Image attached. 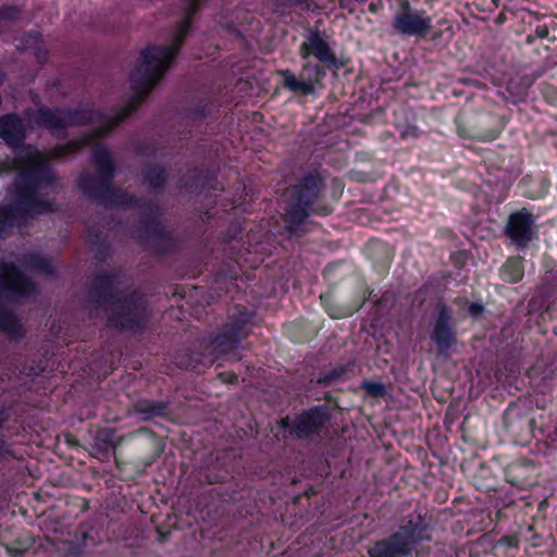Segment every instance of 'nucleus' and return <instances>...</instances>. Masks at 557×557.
<instances>
[{
    "mask_svg": "<svg viewBox=\"0 0 557 557\" xmlns=\"http://www.w3.org/2000/svg\"><path fill=\"white\" fill-rule=\"evenodd\" d=\"M198 10L199 0H187L184 21L172 42L166 46H149L141 51L136 69L131 74V86L134 96L129 103L122 108L117 114L104 115L87 107H78L75 110L40 108L36 111L29 110L26 112V119L30 125L47 128L58 137L62 136L70 126L87 123L96 126L92 132L79 140L59 145L48 152H42L47 156V162L73 153L107 135L136 109L170 67L189 32L193 15Z\"/></svg>",
    "mask_w": 557,
    "mask_h": 557,
    "instance_id": "nucleus-1",
    "label": "nucleus"
},
{
    "mask_svg": "<svg viewBox=\"0 0 557 557\" xmlns=\"http://www.w3.org/2000/svg\"><path fill=\"white\" fill-rule=\"evenodd\" d=\"M198 10L199 0H187L184 21L172 42L166 46H149L141 51L136 69L131 74V86L134 96L129 103L122 108L117 114L104 115L87 107H78L75 110L40 108L36 111L29 110L26 112V119L30 125L47 128L58 137L62 136L70 126L87 123L96 126L92 132L79 140L59 145L48 152H42L47 156V162L73 153L107 135L136 109L170 67L189 32L193 15Z\"/></svg>",
    "mask_w": 557,
    "mask_h": 557,
    "instance_id": "nucleus-2",
    "label": "nucleus"
},
{
    "mask_svg": "<svg viewBox=\"0 0 557 557\" xmlns=\"http://www.w3.org/2000/svg\"><path fill=\"white\" fill-rule=\"evenodd\" d=\"M0 137L14 148L13 169L18 172L15 180L17 203L26 211L51 209L47 197L55 187L54 175L47 164V156L32 146H22L25 126L15 114L0 117Z\"/></svg>",
    "mask_w": 557,
    "mask_h": 557,
    "instance_id": "nucleus-3",
    "label": "nucleus"
},
{
    "mask_svg": "<svg viewBox=\"0 0 557 557\" xmlns=\"http://www.w3.org/2000/svg\"><path fill=\"white\" fill-rule=\"evenodd\" d=\"M92 163L97 175L82 174L78 181L82 191L107 208L140 209L146 215V219L140 222L138 237L141 239H158L165 236V230L158 220L159 209L157 206L143 203L128 194L112 188L115 168L111 152L107 147L95 146Z\"/></svg>",
    "mask_w": 557,
    "mask_h": 557,
    "instance_id": "nucleus-4",
    "label": "nucleus"
},
{
    "mask_svg": "<svg viewBox=\"0 0 557 557\" xmlns=\"http://www.w3.org/2000/svg\"><path fill=\"white\" fill-rule=\"evenodd\" d=\"M121 276L116 273L98 275L91 285L89 297L90 314L98 315L103 309L109 325L123 330H139L148 321L146 300L136 294L123 295L120 290Z\"/></svg>",
    "mask_w": 557,
    "mask_h": 557,
    "instance_id": "nucleus-5",
    "label": "nucleus"
},
{
    "mask_svg": "<svg viewBox=\"0 0 557 557\" xmlns=\"http://www.w3.org/2000/svg\"><path fill=\"white\" fill-rule=\"evenodd\" d=\"M323 181L317 173L305 175L296 185L286 190L284 221L290 231H297L305 220L312 215H326L330 210L320 203Z\"/></svg>",
    "mask_w": 557,
    "mask_h": 557,
    "instance_id": "nucleus-6",
    "label": "nucleus"
},
{
    "mask_svg": "<svg viewBox=\"0 0 557 557\" xmlns=\"http://www.w3.org/2000/svg\"><path fill=\"white\" fill-rule=\"evenodd\" d=\"M35 290V284L13 263L0 264V331L7 336L18 338L23 336L24 330L21 321L5 307V304L28 297Z\"/></svg>",
    "mask_w": 557,
    "mask_h": 557,
    "instance_id": "nucleus-7",
    "label": "nucleus"
},
{
    "mask_svg": "<svg viewBox=\"0 0 557 557\" xmlns=\"http://www.w3.org/2000/svg\"><path fill=\"white\" fill-rule=\"evenodd\" d=\"M431 539L426 522L418 516L400 525L391 536L375 542L368 554L370 557H408L417 545Z\"/></svg>",
    "mask_w": 557,
    "mask_h": 557,
    "instance_id": "nucleus-8",
    "label": "nucleus"
},
{
    "mask_svg": "<svg viewBox=\"0 0 557 557\" xmlns=\"http://www.w3.org/2000/svg\"><path fill=\"white\" fill-rule=\"evenodd\" d=\"M251 329V312L236 306L228 313L227 321L207 347L214 359L234 354L240 342L248 336Z\"/></svg>",
    "mask_w": 557,
    "mask_h": 557,
    "instance_id": "nucleus-9",
    "label": "nucleus"
},
{
    "mask_svg": "<svg viewBox=\"0 0 557 557\" xmlns=\"http://www.w3.org/2000/svg\"><path fill=\"white\" fill-rule=\"evenodd\" d=\"M298 52L302 60L313 58L327 69L339 67L336 52L331 44V36L325 30L309 28Z\"/></svg>",
    "mask_w": 557,
    "mask_h": 557,
    "instance_id": "nucleus-10",
    "label": "nucleus"
},
{
    "mask_svg": "<svg viewBox=\"0 0 557 557\" xmlns=\"http://www.w3.org/2000/svg\"><path fill=\"white\" fill-rule=\"evenodd\" d=\"M305 61L298 75L290 70H280L278 75L283 78L282 85L285 89L308 96L315 92V84L321 82L326 72L321 63H313L309 59Z\"/></svg>",
    "mask_w": 557,
    "mask_h": 557,
    "instance_id": "nucleus-11",
    "label": "nucleus"
},
{
    "mask_svg": "<svg viewBox=\"0 0 557 557\" xmlns=\"http://www.w3.org/2000/svg\"><path fill=\"white\" fill-rule=\"evenodd\" d=\"M392 27L399 35L425 37L432 27V20L424 10H414L408 0H403Z\"/></svg>",
    "mask_w": 557,
    "mask_h": 557,
    "instance_id": "nucleus-12",
    "label": "nucleus"
},
{
    "mask_svg": "<svg viewBox=\"0 0 557 557\" xmlns=\"http://www.w3.org/2000/svg\"><path fill=\"white\" fill-rule=\"evenodd\" d=\"M431 339L434 342L440 352H447L457 343V336L454 330L453 310L443 302H438L436 306V317L433 321Z\"/></svg>",
    "mask_w": 557,
    "mask_h": 557,
    "instance_id": "nucleus-13",
    "label": "nucleus"
},
{
    "mask_svg": "<svg viewBox=\"0 0 557 557\" xmlns=\"http://www.w3.org/2000/svg\"><path fill=\"white\" fill-rule=\"evenodd\" d=\"M330 414L326 407L318 406L299 414L292 423L290 432L297 438H307L318 435L325 423L329 421Z\"/></svg>",
    "mask_w": 557,
    "mask_h": 557,
    "instance_id": "nucleus-14",
    "label": "nucleus"
},
{
    "mask_svg": "<svg viewBox=\"0 0 557 557\" xmlns=\"http://www.w3.org/2000/svg\"><path fill=\"white\" fill-rule=\"evenodd\" d=\"M533 222V215L525 209L512 213L509 216L506 226V234L517 244V246L524 247L532 239Z\"/></svg>",
    "mask_w": 557,
    "mask_h": 557,
    "instance_id": "nucleus-15",
    "label": "nucleus"
},
{
    "mask_svg": "<svg viewBox=\"0 0 557 557\" xmlns=\"http://www.w3.org/2000/svg\"><path fill=\"white\" fill-rule=\"evenodd\" d=\"M16 198L17 188L16 185H14L11 206L0 209V232H3L8 227L12 226L18 219L50 212L54 209V203L52 202L51 209H42L41 211H26L21 206H18Z\"/></svg>",
    "mask_w": 557,
    "mask_h": 557,
    "instance_id": "nucleus-16",
    "label": "nucleus"
},
{
    "mask_svg": "<svg viewBox=\"0 0 557 557\" xmlns=\"http://www.w3.org/2000/svg\"><path fill=\"white\" fill-rule=\"evenodd\" d=\"M122 437L115 441V432L113 429L104 428L97 431L94 437L92 456L101 460H107L111 455L115 454L117 445Z\"/></svg>",
    "mask_w": 557,
    "mask_h": 557,
    "instance_id": "nucleus-17",
    "label": "nucleus"
},
{
    "mask_svg": "<svg viewBox=\"0 0 557 557\" xmlns=\"http://www.w3.org/2000/svg\"><path fill=\"white\" fill-rule=\"evenodd\" d=\"M168 403L165 401H154L149 399H139L135 403L134 408L135 411L143 417V419L148 420L154 417H163L168 412Z\"/></svg>",
    "mask_w": 557,
    "mask_h": 557,
    "instance_id": "nucleus-18",
    "label": "nucleus"
},
{
    "mask_svg": "<svg viewBox=\"0 0 557 557\" xmlns=\"http://www.w3.org/2000/svg\"><path fill=\"white\" fill-rule=\"evenodd\" d=\"M502 278L507 283H517L523 276L522 262L518 258H510L502 267L500 270Z\"/></svg>",
    "mask_w": 557,
    "mask_h": 557,
    "instance_id": "nucleus-19",
    "label": "nucleus"
},
{
    "mask_svg": "<svg viewBox=\"0 0 557 557\" xmlns=\"http://www.w3.org/2000/svg\"><path fill=\"white\" fill-rule=\"evenodd\" d=\"M144 183L152 189H160L166 182V174L163 169L153 165L147 166L143 171Z\"/></svg>",
    "mask_w": 557,
    "mask_h": 557,
    "instance_id": "nucleus-20",
    "label": "nucleus"
},
{
    "mask_svg": "<svg viewBox=\"0 0 557 557\" xmlns=\"http://www.w3.org/2000/svg\"><path fill=\"white\" fill-rule=\"evenodd\" d=\"M24 264L28 269L42 274H51L54 270V267L49 259L35 253L25 256Z\"/></svg>",
    "mask_w": 557,
    "mask_h": 557,
    "instance_id": "nucleus-21",
    "label": "nucleus"
},
{
    "mask_svg": "<svg viewBox=\"0 0 557 557\" xmlns=\"http://www.w3.org/2000/svg\"><path fill=\"white\" fill-rule=\"evenodd\" d=\"M39 44L40 35L38 33H30L25 38L21 39V44L16 45V48L23 50H33L36 58L39 61H42L46 58V51L40 48Z\"/></svg>",
    "mask_w": 557,
    "mask_h": 557,
    "instance_id": "nucleus-22",
    "label": "nucleus"
},
{
    "mask_svg": "<svg viewBox=\"0 0 557 557\" xmlns=\"http://www.w3.org/2000/svg\"><path fill=\"white\" fill-rule=\"evenodd\" d=\"M458 129L460 135L476 138L482 141L493 140L498 135V133L494 129L484 131L480 123L473 124L469 133H466L460 125L458 126Z\"/></svg>",
    "mask_w": 557,
    "mask_h": 557,
    "instance_id": "nucleus-23",
    "label": "nucleus"
},
{
    "mask_svg": "<svg viewBox=\"0 0 557 557\" xmlns=\"http://www.w3.org/2000/svg\"><path fill=\"white\" fill-rule=\"evenodd\" d=\"M348 368L341 366L332 370L326 371L323 375L318 379V383L323 386H330L346 377Z\"/></svg>",
    "mask_w": 557,
    "mask_h": 557,
    "instance_id": "nucleus-24",
    "label": "nucleus"
},
{
    "mask_svg": "<svg viewBox=\"0 0 557 557\" xmlns=\"http://www.w3.org/2000/svg\"><path fill=\"white\" fill-rule=\"evenodd\" d=\"M361 388L367 393V395L374 398L383 397L386 393L385 385L380 382L364 381L361 384Z\"/></svg>",
    "mask_w": 557,
    "mask_h": 557,
    "instance_id": "nucleus-25",
    "label": "nucleus"
},
{
    "mask_svg": "<svg viewBox=\"0 0 557 557\" xmlns=\"http://www.w3.org/2000/svg\"><path fill=\"white\" fill-rule=\"evenodd\" d=\"M20 12L15 8H4L0 10V32L9 28L10 22L17 20Z\"/></svg>",
    "mask_w": 557,
    "mask_h": 557,
    "instance_id": "nucleus-26",
    "label": "nucleus"
},
{
    "mask_svg": "<svg viewBox=\"0 0 557 557\" xmlns=\"http://www.w3.org/2000/svg\"><path fill=\"white\" fill-rule=\"evenodd\" d=\"M468 311L471 315H479L483 311V307L480 304L473 302L469 306Z\"/></svg>",
    "mask_w": 557,
    "mask_h": 557,
    "instance_id": "nucleus-27",
    "label": "nucleus"
},
{
    "mask_svg": "<svg viewBox=\"0 0 557 557\" xmlns=\"http://www.w3.org/2000/svg\"><path fill=\"white\" fill-rule=\"evenodd\" d=\"M536 33L540 37L544 38L548 35V29L546 27L537 28Z\"/></svg>",
    "mask_w": 557,
    "mask_h": 557,
    "instance_id": "nucleus-28",
    "label": "nucleus"
},
{
    "mask_svg": "<svg viewBox=\"0 0 557 557\" xmlns=\"http://www.w3.org/2000/svg\"><path fill=\"white\" fill-rule=\"evenodd\" d=\"M2 447V441H0V448Z\"/></svg>",
    "mask_w": 557,
    "mask_h": 557,
    "instance_id": "nucleus-29",
    "label": "nucleus"
}]
</instances>
